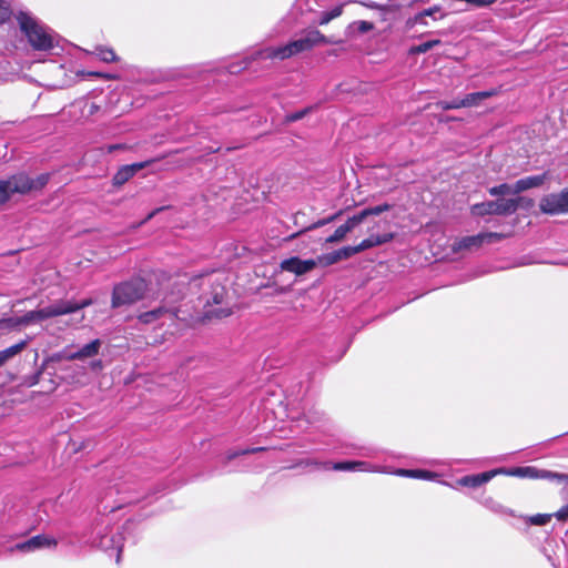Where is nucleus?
Instances as JSON below:
<instances>
[{"label":"nucleus","mask_w":568,"mask_h":568,"mask_svg":"<svg viewBox=\"0 0 568 568\" xmlns=\"http://www.w3.org/2000/svg\"><path fill=\"white\" fill-rule=\"evenodd\" d=\"M317 266V261L310 258V260H301L297 256L290 257L286 260H283L281 262V268L283 271L293 273L297 276L304 275L312 270H314Z\"/></svg>","instance_id":"nucleus-12"},{"label":"nucleus","mask_w":568,"mask_h":568,"mask_svg":"<svg viewBox=\"0 0 568 568\" xmlns=\"http://www.w3.org/2000/svg\"><path fill=\"white\" fill-rule=\"evenodd\" d=\"M321 43H332L318 30L312 29L306 31L301 38L290 41L286 44L278 47H266L258 50L254 54L256 60H286L298 53L311 50L313 47Z\"/></svg>","instance_id":"nucleus-2"},{"label":"nucleus","mask_w":568,"mask_h":568,"mask_svg":"<svg viewBox=\"0 0 568 568\" xmlns=\"http://www.w3.org/2000/svg\"><path fill=\"white\" fill-rule=\"evenodd\" d=\"M230 315V312L224 310V308H219V310H207L205 311L204 313V316L205 317H225V316H229Z\"/></svg>","instance_id":"nucleus-45"},{"label":"nucleus","mask_w":568,"mask_h":568,"mask_svg":"<svg viewBox=\"0 0 568 568\" xmlns=\"http://www.w3.org/2000/svg\"><path fill=\"white\" fill-rule=\"evenodd\" d=\"M439 43H440L439 40H429V41H426V42H423V43L418 44L417 47H415L413 49V51L416 52V53H425V52L429 51L430 49H433L435 45H437Z\"/></svg>","instance_id":"nucleus-40"},{"label":"nucleus","mask_w":568,"mask_h":568,"mask_svg":"<svg viewBox=\"0 0 568 568\" xmlns=\"http://www.w3.org/2000/svg\"><path fill=\"white\" fill-rule=\"evenodd\" d=\"M264 449H265L264 447H254V448H247V449L229 450L224 457V465H226L229 462H231L232 459H234L239 456L247 455V454H255V453L262 452Z\"/></svg>","instance_id":"nucleus-29"},{"label":"nucleus","mask_w":568,"mask_h":568,"mask_svg":"<svg viewBox=\"0 0 568 568\" xmlns=\"http://www.w3.org/2000/svg\"><path fill=\"white\" fill-rule=\"evenodd\" d=\"M22 38L34 51H50L58 44V34L28 10L14 14Z\"/></svg>","instance_id":"nucleus-1"},{"label":"nucleus","mask_w":568,"mask_h":568,"mask_svg":"<svg viewBox=\"0 0 568 568\" xmlns=\"http://www.w3.org/2000/svg\"><path fill=\"white\" fill-rule=\"evenodd\" d=\"M354 469L357 471H372V473L383 471L378 467L373 466L366 462H361V460L354 462Z\"/></svg>","instance_id":"nucleus-39"},{"label":"nucleus","mask_w":568,"mask_h":568,"mask_svg":"<svg viewBox=\"0 0 568 568\" xmlns=\"http://www.w3.org/2000/svg\"><path fill=\"white\" fill-rule=\"evenodd\" d=\"M72 352L64 349L63 352L52 354L48 358H45L42 363V368H47L50 362H60L62 359L67 361V356L71 355Z\"/></svg>","instance_id":"nucleus-35"},{"label":"nucleus","mask_w":568,"mask_h":568,"mask_svg":"<svg viewBox=\"0 0 568 568\" xmlns=\"http://www.w3.org/2000/svg\"><path fill=\"white\" fill-rule=\"evenodd\" d=\"M439 11H440V10H439V8H438V7H434V8L426 9V10H424V11L419 12L418 14H416V17H415V22H416V23H426V22L424 21V19H425L426 17H428V16H429V17H433L435 13H438Z\"/></svg>","instance_id":"nucleus-41"},{"label":"nucleus","mask_w":568,"mask_h":568,"mask_svg":"<svg viewBox=\"0 0 568 568\" xmlns=\"http://www.w3.org/2000/svg\"><path fill=\"white\" fill-rule=\"evenodd\" d=\"M550 517H551L550 515L538 514V515L530 517V523L532 525L544 526L549 523Z\"/></svg>","instance_id":"nucleus-43"},{"label":"nucleus","mask_w":568,"mask_h":568,"mask_svg":"<svg viewBox=\"0 0 568 568\" xmlns=\"http://www.w3.org/2000/svg\"><path fill=\"white\" fill-rule=\"evenodd\" d=\"M27 344V341H21L20 343H17L6 349L0 351V365L3 366L9 359L13 358L16 355L22 352L26 348Z\"/></svg>","instance_id":"nucleus-22"},{"label":"nucleus","mask_w":568,"mask_h":568,"mask_svg":"<svg viewBox=\"0 0 568 568\" xmlns=\"http://www.w3.org/2000/svg\"><path fill=\"white\" fill-rule=\"evenodd\" d=\"M27 344V341H21L20 343H17L6 349L0 351V365L3 366L9 359L13 358L16 355L22 352L26 348Z\"/></svg>","instance_id":"nucleus-24"},{"label":"nucleus","mask_w":568,"mask_h":568,"mask_svg":"<svg viewBox=\"0 0 568 568\" xmlns=\"http://www.w3.org/2000/svg\"><path fill=\"white\" fill-rule=\"evenodd\" d=\"M207 284L212 285L210 297H205V305L222 304L225 296V287L221 284H214L211 280H206Z\"/></svg>","instance_id":"nucleus-25"},{"label":"nucleus","mask_w":568,"mask_h":568,"mask_svg":"<svg viewBox=\"0 0 568 568\" xmlns=\"http://www.w3.org/2000/svg\"><path fill=\"white\" fill-rule=\"evenodd\" d=\"M556 518L560 521H566L568 520V505L564 506L562 508H560L556 514H555Z\"/></svg>","instance_id":"nucleus-48"},{"label":"nucleus","mask_w":568,"mask_h":568,"mask_svg":"<svg viewBox=\"0 0 568 568\" xmlns=\"http://www.w3.org/2000/svg\"><path fill=\"white\" fill-rule=\"evenodd\" d=\"M495 94L496 90L469 93L460 100V105H465V108L474 106L477 105L480 101L488 99Z\"/></svg>","instance_id":"nucleus-21"},{"label":"nucleus","mask_w":568,"mask_h":568,"mask_svg":"<svg viewBox=\"0 0 568 568\" xmlns=\"http://www.w3.org/2000/svg\"><path fill=\"white\" fill-rule=\"evenodd\" d=\"M91 371L93 372H99L102 369L103 365H102V361L101 359H93L89 363V366H88Z\"/></svg>","instance_id":"nucleus-49"},{"label":"nucleus","mask_w":568,"mask_h":568,"mask_svg":"<svg viewBox=\"0 0 568 568\" xmlns=\"http://www.w3.org/2000/svg\"><path fill=\"white\" fill-rule=\"evenodd\" d=\"M503 237H504L503 234L495 233V232L479 233L477 235L464 236V237L457 240L453 244V251L454 252H459V251H463V250H470V248H474V247H479L485 242L493 243L495 241L501 240Z\"/></svg>","instance_id":"nucleus-9"},{"label":"nucleus","mask_w":568,"mask_h":568,"mask_svg":"<svg viewBox=\"0 0 568 568\" xmlns=\"http://www.w3.org/2000/svg\"><path fill=\"white\" fill-rule=\"evenodd\" d=\"M163 210H164V207L155 209L154 211H152L151 213L148 214V216L144 219V221L142 223L150 221L152 217H154L159 212H161Z\"/></svg>","instance_id":"nucleus-51"},{"label":"nucleus","mask_w":568,"mask_h":568,"mask_svg":"<svg viewBox=\"0 0 568 568\" xmlns=\"http://www.w3.org/2000/svg\"><path fill=\"white\" fill-rule=\"evenodd\" d=\"M393 239H394L393 233L373 234V235L368 236L367 239L363 240L358 245L344 246V247L337 250V253L339 255L341 261L346 260V258H349L351 256L358 254L363 251H366L368 248L388 243Z\"/></svg>","instance_id":"nucleus-7"},{"label":"nucleus","mask_w":568,"mask_h":568,"mask_svg":"<svg viewBox=\"0 0 568 568\" xmlns=\"http://www.w3.org/2000/svg\"><path fill=\"white\" fill-rule=\"evenodd\" d=\"M123 540L124 537L119 531L114 532V528L110 527L108 517H101L92 527L90 535L92 546L104 551H111V555L116 557V564H119Z\"/></svg>","instance_id":"nucleus-3"},{"label":"nucleus","mask_w":568,"mask_h":568,"mask_svg":"<svg viewBox=\"0 0 568 568\" xmlns=\"http://www.w3.org/2000/svg\"><path fill=\"white\" fill-rule=\"evenodd\" d=\"M153 161L138 162L129 165L121 166L114 174L112 182L115 186H121L132 179L139 171L146 168Z\"/></svg>","instance_id":"nucleus-14"},{"label":"nucleus","mask_w":568,"mask_h":568,"mask_svg":"<svg viewBox=\"0 0 568 568\" xmlns=\"http://www.w3.org/2000/svg\"><path fill=\"white\" fill-rule=\"evenodd\" d=\"M509 474L513 476L526 477V466L525 467H516L513 470H510Z\"/></svg>","instance_id":"nucleus-50"},{"label":"nucleus","mask_w":568,"mask_h":568,"mask_svg":"<svg viewBox=\"0 0 568 568\" xmlns=\"http://www.w3.org/2000/svg\"><path fill=\"white\" fill-rule=\"evenodd\" d=\"M146 292V282L141 277H134L116 284L112 291L111 306L118 308L131 305L140 301Z\"/></svg>","instance_id":"nucleus-5"},{"label":"nucleus","mask_w":568,"mask_h":568,"mask_svg":"<svg viewBox=\"0 0 568 568\" xmlns=\"http://www.w3.org/2000/svg\"><path fill=\"white\" fill-rule=\"evenodd\" d=\"M174 303H175V300L166 296L162 300L160 306H158L151 311L141 313L138 316V320L142 324L160 323L161 325H163L166 320H169V321L180 320V321H184V322L193 320L191 314H187L186 312H184L181 308V306H176Z\"/></svg>","instance_id":"nucleus-4"},{"label":"nucleus","mask_w":568,"mask_h":568,"mask_svg":"<svg viewBox=\"0 0 568 568\" xmlns=\"http://www.w3.org/2000/svg\"><path fill=\"white\" fill-rule=\"evenodd\" d=\"M27 344V341H21L20 343H17L6 349L0 351V365L3 366L9 359L13 358L16 355L22 352L26 348Z\"/></svg>","instance_id":"nucleus-23"},{"label":"nucleus","mask_w":568,"mask_h":568,"mask_svg":"<svg viewBox=\"0 0 568 568\" xmlns=\"http://www.w3.org/2000/svg\"><path fill=\"white\" fill-rule=\"evenodd\" d=\"M18 175L23 176L28 182L27 183L28 187H26V193L29 191L42 189L49 181V174H40L39 176H37V179H30L28 175L22 174V173L18 174Z\"/></svg>","instance_id":"nucleus-26"},{"label":"nucleus","mask_w":568,"mask_h":568,"mask_svg":"<svg viewBox=\"0 0 568 568\" xmlns=\"http://www.w3.org/2000/svg\"><path fill=\"white\" fill-rule=\"evenodd\" d=\"M329 469L338 471H355L354 462L331 463Z\"/></svg>","instance_id":"nucleus-38"},{"label":"nucleus","mask_w":568,"mask_h":568,"mask_svg":"<svg viewBox=\"0 0 568 568\" xmlns=\"http://www.w3.org/2000/svg\"><path fill=\"white\" fill-rule=\"evenodd\" d=\"M373 28H374V24L372 22L364 21V20L355 21L348 26L349 32L356 31L358 33H366V32L373 30Z\"/></svg>","instance_id":"nucleus-32"},{"label":"nucleus","mask_w":568,"mask_h":568,"mask_svg":"<svg viewBox=\"0 0 568 568\" xmlns=\"http://www.w3.org/2000/svg\"><path fill=\"white\" fill-rule=\"evenodd\" d=\"M217 151H219V149H213V148H211L207 152H209V153H215V152H217Z\"/></svg>","instance_id":"nucleus-57"},{"label":"nucleus","mask_w":568,"mask_h":568,"mask_svg":"<svg viewBox=\"0 0 568 568\" xmlns=\"http://www.w3.org/2000/svg\"><path fill=\"white\" fill-rule=\"evenodd\" d=\"M97 77H103V78H109L108 75H103L102 73H94Z\"/></svg>","instance_id":"nucleus-58"},{"label":"nucleus","mask_w":568,"mask_h":568,"mask_svg":"<svg viewBox=\"0 0 568 568\" xmlns=\"http://www.w3.org/2000/svg\"><path fill=\"white\" fill-rule=\"evenodd\" d=\"M335 216H336V215L331 216V217H328V219H326V220H323V221H318L317 223L313 224V226H312V227H318V226H322V225H324V224H326V223H328V222L333 221V220L335 219Z\"/></svg>","instance_id":"nucleus-53"},{"label":"nucleus","mask_w":568,"mask_h":568,"mask_svg":"<svg viewBox=\"0 0 568 568\" xmlns=\"http://www.w3.org/2000/svg\"><path fill=\"white\" fill-rule=\"evenodd\" d=\"M365 6L368 7V8H372V9L377 7L374 2L366 3Z\"/></svg>","instance_id":"nucleus-56"},{"label":"nucleus","mask_w":568,"mask_h":568,"mask_svg":"<svg viewBox=\"0 0 568 568\" xmlns=\"http://www.w3.org/2000/svg\"><path fill=\"white\" fill-rule=\"evenodd\" d=\"M518 199H497L496 201H488L471 206L474 215H509L517 211Z\"/></svg>","instance_id":"nucleus-6"},{"label":"nucleus","mask_w":568,"mask_h":568,"mask_svg":"<svg viewBox=\"0 0 568 568\" xmlns=\"http://www.w3.org/2000/svg\"><path fill=\"white\" fill-rule=\"evenodd\" d=\"M317 265L329 266L341 261L337 250L327 254H323L316 258Z\"/></svg>","instance_id":"nucleus-31"},{"label":"nucleus","mask_w":568,"mask_h":568,"mask_svg":"<svg viewBox=\"0 0 568 568\" xmlns=\"http://www.w3.org/2000/svg\"><path fill=\"white\" fill-rule=\"evenodd\" d=\"M390 210V205L387 204V203H384V204H381V205H377V206H373V207H366L363 211L365 217H368L371 215H379L386 211H389Z\"/></svg>","instance_id":"nucleus-34"},{"label":"nucleus","mask_w":568,"mask_h":568,"mask_svg":"<svg viewBox=\"0 0 568 568\" xmlns=\"http://www.w3.org/2000/svg\"><path fill=\"white\" fill-rule=\"evenodd\" d=\"M541 212L546 214H560L568 212V187L560 193L544 196L539 203Z\"/></svg>","instance_id":"nucleus-8"},{"label":"nucleus","mask_w":568,"mask_h":568,"mask_svg":"<svg viewBox=\"0 0 568 568\" xmlns=\"http://www.w3.org/2000/svg\"><path fill=\"white\" fill-rule=\"evenodd\" d=\"M301 464L306 465V466L322 467L324 469H329V465H331V463H321L315 459H307V460L302 462Z\"/></svg>","instance_id":"nucleus-47"},{"label":"nucleus","mask_w":568,"mask_h":568,"mask_svg":"<svg viewBox=\"0 0 568 568\" xmlns=\"http://www.w3.org/2000/svg\"><path fill=\"white\" fill-rule=\"evenodd\" d=\"M27 180L23 176L13 175L8 180L0 181V204L7 202L13 193H26Z\"/></svg>","instance_id":"nucleus-11"},{"label":"nucleus","mask_w":568,"mask_h":568,"mask_svg":"<svg viewBox=\"0 0 568 568\" xmlns=\"http://www.w3.org/2000/svg\"><path fill=\"white\" fill-rule=\"evenodd\" d=\"M515 184L503 183L489 189V194L493 196H501L505 194H514Z\"/></svg>","instance_id":"nucleus-30"},{"label":"nucleus","mask_w":568,"mask_h":568,"mask_svg":"<svg viewBox=\"0 0 568 568\" xmlns=\"http://www.w3.org/2000/svg\"><path fill=\"white\" fill-rule=\"evenodd\" d=\"M347 233H349V232L347 231V226H345L344 224H343V225H339V226L334 231V233H333L331 236H328V237L326 239V242H327V243H335V242H339V241H342V240L346 236V234H347Z\"/></svg>","instance_id":"nucleus-33"},{"label":"nucleus","mask_w":568,"mask_h":568,"mask_svg":"<svg viewBox=\"0 0 568 568\" xmlns=\"http://www.w3.org/2000/svg\"><path fill=\"white\" fill-rule=\"evenodd\" d=\"M392 474H394L396 476H400V477H409V478L426 479V480H432L435 477H437V474H435L433 471H428V470H423V469L398 468V469H395L394 471H392Z\"/></svg>","instance_id":"nucleus-20"},{"label":"nucleus","mask_w":568,"mask_h":568,"mask_svg":"<svg viewBox=\"0 0 568 568\" xmlns=\"http://www.w3.org/2000/svg\"><path fill=\"white\" fill-rule=\"evenodd\" d=\"M342 12H343V4L336 6L335 8H333L329 11L321 12L320 18H318V24H321V26L327 24L331 20L339 17L342 14Z\"/></svg>","instance_id":"nucleus-28"},{"label":"nucleus","mask_w":568,"mask_h":568,"mask_svg":"<svg viewBox=\"0 0 568 568\" xmlns=\"http://www.w3.org/2000/svg\"><path fill=\"white\" fill-rule=\"evenodd\" d=\"M546 180V174L526 176L515 183L514 194H519L526 190L540 186Z\"/></svg>","instance_id":"nucleus-18"},{"label":"nucleus","mask_w":568,"mask_h":568,"mask_svg":"<svg viewBox=\"0 0 568 568\" xmlns=\"http://www.w3.org/2000/svg\"><path fill=\"white\" fill-rule=\"evenodd\" d=\"M462 99H454L450 102H440L439 105L443 110H453V109H460L465 108V105H460Z\"/></svg>","instance_id":"nucleus-46"},{"label":"nucleus","mask_w":568,"mask_h":568,"mask_svg":"<svg viewBox=\"0 0 568 568\" xmlns=\"http://www.w3.org/2000/svg\"><path fill=\"white\" fill-rule=\"evenodd\" d=\"M92 304H93L92 298H84L80 302H74V301H58L57 302L58 310L61 311L60 315L74 313V312L82 310L84 307H88Z\"/></svg>","instance_id":"nucleus-19"},{"label":"nucleus","mask_w":568,"mask_h":568,"mask_svg":"<svg viewBox=\"0 0 568 568\" xmlns=\"http://www.w3.org/2000/svg\"><path fill=\"white\" fill-rule=\"evenodd\" d=\"M310 109L306 108L304 110H301V111H297V112H293V113H290L285 116V120L286 122H295V121H298L301 119H303L307 113H308Z\"/></svg>","instance_id":"nucleus-44"},{"label":"nucleus","mask_w":568,"mask_h":568,"mask_svg":"<svg viewBox=\"0 0 568 568\" xmlns=\"http://www.w3.org/2000/svg\"><path fill=\"white\" fill-rule=\"evenodd\" d=\"M93 53L101 61L106 62V63L115 62V61L119 60L118 55L115 54V52L111 48H106V47L100 45V47L95 48Z\"/></svg>","instance_id":"nucleus-27"},{"label":"nucleus","mask_w":568,"mask_h":568,"mask_svg":"<svg viewBox=\"0 0 568 568\" xmlns=\"http://www.w3.org/2000/svg\"><path fill=\"white\" fill-rule=\"evenodd\" d=\"M499 470H489L475 475H467L458 479V485L464 487L477 488L487 484Z\"/></svg>","instance_id":"nucleus-16"},{"label":"nucleus","mask_w":568,"mask_h":568,"mask_svg":"<svg viewBox=\"0 0 568 568\" xmlns=\"http://www.w3.org/2000/svg\"><path fill=\"white\" fill-rule=\"evenodd\" d=\"M57 545V540L47 535H38L28 540L17 542L11 549L21 552H34L40 549L52 548Z\"/></svg>","instance_id":"nucleus-10"},{"label":"nucleus","mask_w":568,"mask_h":568,"mask_svg":"<svg viewBox=\"0 0 568 568\" xmlns=\"http://www.w3.org/2000/svg\"><path fill=\"white\" fill-rule=\"evenodd\" d=\"M526 477L531 479L557 480L558 483L568 484V474L539 469L532 466H526Z\"/></svg>","instance_id":"nucleus-15"},{"label":"nucleus","mask_w":568,"mask_h":568,"mask_svg":"<svg viewBox=\"0 0 568 568\" xmlns=\"http://www.w3.org/2000/svg\"><path fill=\"white\" fill-rule=\"evenodd\" d=\"M124 149V145L122 144H111L108 146V152L112 153L115 150Z\"/></svg>","instance_id":"nucleus-54"},{"label":"nucleus","mask_w":568,"mask_h":568,"mask_svg":"<svg viewBox=\"0 0 568 568\" xmlns=\"http://www.w3.org/2000/svg\"><path fill=\"white\" fill-rule=\"evenodd\" d=\"M365 215L363 211H361L358 214L353 215L349 217L346 223H344L345 226H347V231L351 232L355 226L361 224L365 220Z\"/></svg>","instance_id":"nucleus-36"},{"label":"nucleus","mask_w":568,"mask_h":568,"mask_svg":"<svg viewBox=\"0 0 568 568\" xmlns=\"http://www.w3.org/2000/svg\"><path fill=\"white\" fill-rule=\"evenodd\" d=\"M73 369H74V372H75L77 374H79V375H81V376L85 375V373H87V367H85V366H83V365H75V366L73 367Z\"/></svg>","instance_id":"nucleus-52"},{"label":"nucleus","mask_w":568,"mask_h":568,"mask_svg":"<svg viewBox=\"0 0 568 568\" xmlns=\"http://www.w3.org/2000/svg\"><path fill=\"white\" fill-rule=\"evenodd\" d=\"M44 369L45 368H42V366H41L40 369H38L36 373H33L29 376H26L23 379V384L28 387H32V386L37 385L40 382L41 375Z\"/></svg>","instance_id":"nucleus-37"},{"label":"nucleus","mask_w":568,"mask_h":568,"mask_svg":"<svg viewBox=\"0 0 568 568\" xmlns=\"http://www.w3.org/2000/svg\"><path fill=\"white\" fill-rule=\"evenodd\" d=\"M60 312L61 311L58 310L57 303H54L49 306L26 313L23 316H21L19 318L18 323L22 324V325H28L32 322H38V321H43V320H47L50 317L60 316Z\"/></svg>","instance_id":"nucleus-13"},{"label":"nucleus","mask_w":568,"mask_h":568,"mask_svg":"<svg viewBox=\"0 0 568 568\" xmlns=\"http://www.w3.org/2000/svg\"><path fill=\"white\" fill-rule=\"evenodd\" d=\"M11 13L12 11L9 4L4 0H0V24L6 22L10 18Z\"/></svg>","instance_id":"nucleus-42"},{"label":"nucleus","mask_w":568,"mask_h":568,"mask_svg":"<svg viewBox=\"0 0 568 568\" xmlns=\"http://www.w3.org/2000/svg\"><path fill=\"white\" fill-rule=\"evenodd\" d=\"M101 345L102 343L100 339H93L80 347L78 351L72 352L71 355H68L67 361H82L85 358L94 357L99 354Z\"/></svg>","instance_id":"nucleus-17"},{"label":"nucleus","mask_w":568,"mask_h":568,"mask_svg":"<svg viewBox=\"0 0 568 568\" xmlns=\"http://www.w3.org/2000/svg\"><path fill=\"white\" fill-rule=\"evenodd\" d=\"M557 264L568 266V257L566 260L558 262Z\"/></svg>","instance_id":"nucleus-55"}]
</instances>
